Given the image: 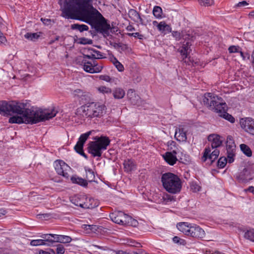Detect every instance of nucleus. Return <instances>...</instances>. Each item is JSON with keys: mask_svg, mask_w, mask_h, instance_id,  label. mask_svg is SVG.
<instances>
[{"mask_svg": "<svg viewBox=\"0 0 254 254\" xmlns=\"http://www.w3.org/2000/svg\"><path fill=\"white\" fill-rule=\"evenodd\" d=\"M82 63L84 70L90 73L100 72L103 67L102 65H99L96 60H94L92 61H89L87 59H83Z\"/></svg>", "mask_w": 254, "mask_h": 254, "instance_id": "nucleus-7", "label": "nucleus"}, {"mask_svg": "<svg viewBox=\"0 0 254 254\" xmlns=\"http://www.w3.org/2000/svg\"><path fill=\"white\" fill-rule=\"evenodd\" d=\"M100 79L107 82H109L111 80V78L109 76L106 75H102L100 76Z\"/></svg>", "mask_w": 254, "mask_h": 254, "instance_id": "nucleus-53", "label": "nucleus"}, {"mask_svg": "<svg viewBox=\"0 0 254 254\" xmlns=\"http://www.w3.org/2000/svg\"><path fill=\"white\" fill-rule=\"evenodd\" d=\"M249 173L248 169L244 168L237 175L236 179L240 183H245L248 182L250 179L249 178Z\"/></svg>", "mask_w": 254, "mask_h": 254, "instance_id": "nucleus-22", "label": "nucleus"}, {"mask_svg": "<svg viewBox=\"0 0 254 254\" xmlns=\"http://www.w3.org/2000/svg\"><path fill=\"white\" fill-rule=\"evenodd\" d=\"M227 155L229 163H232L234 161L236 155V145L233 137L228 136L226 141Z\"/></svg>", "mask_w": 254, "mask_h": 254, "instance_id": "nucleus-10", "label": "nucleus"}, {"mask_svg": "<svg viewBox=\"0 0 254 254\" xmlns=\"http://www.w3.org/2000/svg\"><path fill=\"white\" fill-rule=\"evenodd\" d=\"M176 143L173 140H170L168 142V146L170 147V149H172L173 147H176Z\"/></svg>", "mask_w": 254, "mask_h": 254, "instance_id": "nucleus-54", "label": "nucleus"}, {"mask_svg": "<svg viewBox=\"0 0 254 254\" xmlns=\"http://www.w3.org/2000/svg\"><path fill=\"white\" fill-rule=\"evenodd\" d=\"M140 246V244L135 241L132 239H130L128 238V247H135L137 248H139Z\"/></svg>", "mask_w": 254, "mask_h": 254, "instance_id": "nucleus-43", "label": "nucleus"}, {"mask_svg": "<svg viewBox=\"0 0 254 254\" xmlns=\"http://www.w3.org/2000/svg\"><path fill=\"white\" fill-rule=\"evenodd\" d=\"M130 77L135 83L139 82L141 80L137 65L135 63L131 64L130 66Z\"/></svg>", "mask_w": 254, "mask_h": 254, "instance_id": "nucleus-16", "label": "nucleus"}, {"mask_svg": "<svg viewBox=\"0 0 254 254\" xmlns=\"http://www.w3.org/2000/svg\"><path fill=\"white\" fill-rule=\"evenodd\" d=\"M190 229V233H189L188 236L197 239L204 238L205 236V231L199 226L192 224Z\"/></svg>", "mask_w": 254, "mask_h": 254, "instance_id": "nucleus-15", "label": "nucleus"}, {"mask_svg": "<svg viewBox=\"0 0 254 254\" xmlns=\"http://www.w3.org/2000/svg\"><path fill=\"white\" fill-rule=\"evenodd\" d=\"M72 30H77L80 32L88 30V26L85 24H73L70 26Z\"/></svg>", "mask_w": 254, "mask_h": 254, "instance_id": "nucleus-31", "label": "nucleus"}, {"mask_svg": "<svg viewBox=\"0 0 254 254\" xmlns=\"http://www.w3.org/2000/svg\"><path fill=\"white\" fill-rule=\"evenodd\" d=\"M128 171L133 170L135 168V165L133 162L129 160H128Z\"/></svg>", "mask_w": 254, "mask_h": 254, "instance_id": "nucleus-51", "label": "nucleus"}, {"mask_svg": "<svg viewBox=\"0 0 254 254\" xmlns=\"http://www.w3.org/2000/svg\"><path fill=\"white\" fill-rule=\"evenodd\" d=\"M241 48L239 46H231L228 48L230 53H239L240 52Z\"/></svg>", "mask_w": 254, "mask_h": 254, "instance_id": "nucleus-41", "label": "nucleus"}, {"mask_svg": "<svg viewBox=\"0 0 254 254\" xmlns=\"http://www.w3.org/2000/svg\"><path fill=\"white\" fill-rule=\"evenodd\" d=\"M42 33L37 32V33H27L24 35V37L29 40L32 41H37L42 35Z\"/></svg>", "mask_w": 254, "mask_h": 254, "instance_id": "nucleus-28", "label": "nucleus"}, {"mask_svg": "<svg viewBox=\"0 0 254 254\" xmlns=\"http://www.w3.org/2000/svg\"><path fill=\"white\" fill-rule=\"evenodd\" d=\"M208 140L211 142V146L213 149H217L221 146L222 143L220 136L215 134L209 135L208 137Z\"/></svg>", "mask_w": 254, "mask_h": 254, "instance_id": "nucleus-17", "label": "nucleus"}, {"mask_svg": "<svg viewBox=\"0 0 254 254\" xmlns=\"http://www.w3.org/2000/svg\"><path fill=\"white\" fill-rule=\"evenodd\" d=\"M56 243H68L71 241V238L69 236L65 235H56Z\"/></svg>", "mask_w": 254, "mask_h": 254, "instance_id": "nucleus-29", "label": "nucleus"}, {"mask_svg": "<svg viewBox=\"0 0 254 254\" xmlns=\"http://www.w3.org/2000/svg\"><path fill=\"white\" fill-rule=\"evenodd\" d=\"M203 102L209 109L218 113L220 117L231 123L235 122V118L227 112V105L221 97L212 93H206L204 94Z\"/></svg>", "mask_w": 254, "mask_h": 254, "instance_id": "nucleus-2", "label": "nucleus"}, {"mask_svg": "<svg viewBox=\"0 0 254 254\" xmlns=\"http://www.w3.org/2000/svg\"><path fill=\"white\" fill-rule=\"evenodd\" d=\"M73 94L75 97L81 98L82 97L87 96L88 93L80 89H76L73 91Z\"/></svg>", "mask_w": 254, "mask_h": 254, "instance_id": "nucleus-36", "label": "nucleus"}, {"mask_svg": "<svg viewBox=\"0 0 254 254\" xmlns=\"http://www.w3.org/2000/svg\"><path fill=\"white\" fill-rule=\"evenodd\" d=\"M128 36H132V37L137 38L140 40L142 39L143 38V35L140 34L139 32H135V33H128Z\"/></svg>", "mask_w": 254, "mask_h": 254, "instance_id": "nucleus-48", "label": "nucleus"}, {"mask_svg": "<svg viewBox=\"0 0 254 254\" xmlns=\"http://www.w3.org/2000/svg\"><path fill=\"white\" fill-rule=\"evenodd\" d=\"M191 189L194 192H197L200 190L201 187L196 183H192L190 186Z\"/></svg>", "mask_w": 254, "mask_h": 254, "instance_id": "nucleus-50", "label": "nucleus"}, {"mask_svg": "<svg viewBox=\"0 0 254 254\" xmlns=\"http://www.w3.org/2000/svg\"><path fill=\"white\" fill-rule=\"evenodd\" d=\"M166 24V23L165 22L161 21L158 24H157V27L158 30L162 32H164L165 25Z\"/></svg>", "mask_w": 254, "mask_h": 254, "instance_id": "nucleus-49", "label": "nucleus"}, {"mask_svg": "<svg viewBox=\"0 0 254 254\" xmlns=\"http://www.w3.org/2000/svg\"><path fill=\"white\" fill-rule=\"evenodd\" d=\"M88 59L89 60H91L90 55H84V59Z\"/></svg>", "mask_w": 254, "mask_h": 254, "instance_id": "nucleus-63", "label": "nucleus"}, {"mask_svg": "<svg viewBox=\"0 0 254 254\" xmlns=\"http://www.w3.org/2000/svg\"><path fill=\"white\" fill-rule=\"evenodd\" d=\"M30 245L33 246H38L45 245V243H44L43 239H42L32 240L30 242Z\"/></svg>", "mask_w": 254, "mask_h": 254, "instance_id": "nucleus-39", "label": "nucleus"}, {"mask_svg": "<svg viewBox=\"0 0 254 254\" xmlns=\"http://www.w3.org/2000/svg\"><path fill=\"white\" fill-rule=\"evenodd\" d=\"M113 64L119 71H123L124 70L123 65L116 59H115L114 61H113Z\"/></svg>", "mask_w": 254, "mask_h": 254, "instance_id": "nucleus-40", "label": "nucleus"}, {"mask_svg": "<svg viewBox=\"0 0 254 254\" xmlns=\"http://www.w3.org/2000/svg\"><path fill=\"white\" fill-rule=\"evenodd\" d=\"M123 213H119L118 214L116 213H112L110 215L111 220L115 223L121 225H124L126 224V220H124L122 218Z\"/></svg>", "mask_w": 254, "mask_h": 254, "instance_id": "nucleus-25", "label": "nucleus"}, {"mask_svg": "<svg viewBox=\"0 0 254 254\" xmlns=\"http://www.w3.org/2000/svg\"><path fill=\"white\" fill-rule=\"evenodd\" d=\"M138 225V222L137 220L128 215V227L130 226L133 228H136Z\"/></svg>", "mask_w": 254, "mask_h": 254, "instance_id": "nucleus-38", "label": "nucleus"}, {"mask_svg": "<svg viewBox=\"0 0 254 254\" xmlns=\"http://www.w3.org/2000/svg\"><path fill=\"white\" fill-rule=\"evenodd\" d=\"M6 213V211L4 208H0V217L4 215Z\"/></svg>", "mask_w": 254, "mask_h": 254, "instance_id": "nucleus-57", "label": "nucleus"}, {"mask_svg": "<svg viewBox=\"0 0 254 254\" xmlns=\"http://www.w3.org/2000/svg\"><path fill=\"white\" fill-rule=\"evenodd\" d=\"M17 102L11 101L7 102L2 101L0 102V113L3 115H11L14 114Z\"/></svg>", "mask_w": 254, "mask_h": 254, "instance_id": "nucleus-9", "label": "nucleus"}, {"mask_svg": "<svg viewBox=\"0 0 254 254\" xmlns=\"http://www.w3.org/2000/svg\"><path fill=\"white\" fill-rule=\"evenodd\" d=\"M89 143L88 152L94 157H101L102 151L107 149V146L110 144V140L105 136H96Z\"/></svg>", "mask_w": 254, "mask_h": 254, "instance_id": "nucleus-6", "label": "nucleus"}, {"mask_svg": "<svg viewBox=\"0 0 254 254\" xmlns=\"http://www.w3.org/2000/svg\"><path fill=\"white\" fill-rule=\"evenodd\" d=\"M82 205L83 208L92 209L98 206V202L93 198L85 196L84 202Z\"/></svg>", "mask_w": 254, "mask_h": 254, "instance_id": "nucleus-21", "label": "nucleus"}, {"mask_svg": "<svg viewBox=\"0 0 254 254\" xmlns=\"http://www.w3.org/2000/svg\"><path fill=\"white\" fill-rule=\"evenodd\" d=\"M137 107L143 106L145 102L142 100L139 96L133 89L128 90V105Z\"/></svg>", "mask_w": 254, "mask_h": 254, "instance_id": "nucleus-13", "label": "nucleus"}, {"mask_svg": "<svg viewBox=\"0 0 254 254\" xmlns=\"http://www.w3.org/2000/svg\"><path fill=\"white\" fill-rule=\"evenodd\" d=\"M192 223L188 222H180L177 224V227L178 229L183 233L186 235H189L190 233V229Z\"/></svg>", "mask_w": 254, "mask_h": 254, "instance_id": "nucleus-23", "label": "nucleus"}, {"mask_svg": "<svg viewBox=\"0 0 254 254\" xmlns=\"http://www.w3.org/2000/svg\"><path fill=\"white\" fill-rule=\"evenodd\" d=\"M161 182L163 188L169 193L176 194L182 189V184L180 178L172 173H166L161 177Z\"/></svg>", "mask_w": 254, "mask_h": 254, "instance_id": "nucleus-4", "label": "nucleus"}, {"mask_svg": "<svg viewBox=\"0 0 254 254\" xmlns=\"http://www.w3.org/2000/svg\"><path fill=\"white\" fill-rule=\"evenodd\" d=\"M246 190L252 192L254 194V187L253 186L249 187Z\"/></svg>", "mask_w": 254, "mask_h": 254, "instance_id": "nucleus-56", "label": "nucleus"}, {"mask_svg": "<svg viewBox=\"0 0 254 254\" xmlns=\"http://www.w3.org/2000/svg\"><path fill=\"white\" fill-rule=\"evenodd\" d=\"M114 252L116 254H127L126 252L122 250L115 251Z\"/></svg>", "mask_w": 254, "mask_h": 254, "instance_id": "nucleus-58", "label": "nucleus"}, {"mask_svg": "<svg viewBox=\"0 0 254 254\" xmlns=\"http://www.w3.org/2000/svg\"><path fill=\"white\" fill-rule=\"evenodd\" d=\"M213 254H225L222 253H221L220 252H219V251H216L214 253H213Z\"/></svg>", "mask_w": 254, "mask_h": 254, "instance_id": "nucleus-64", "label": "nucleus"}, {"mask_svg": "<svg viewBox=\"0 0 254 254\" xmlns=\"http://www.w3.org/2000/svg\"><path fill=\"white\" fill-rule=\"evenodd\" d=\"M198 1L201 5L205 6L211 5L213 2L212 0H198Z\"/></svg>", "mask_w": 254, "mask_h": 254, "instance_id": "nucleus-46", "label": "nucleus"}, {"mask_svg": "<svg viewBox=\"0 0 254 254\" xmlns=\"http://www.w3.org/2000/svg\"><path fill=\"white\" fill-rule=\"evenodd\" d=\"M26 104L17 102L14 114L20 116H13L9 119L10 124H35L40 122L49 120L55 117L58 113L54 109L50 112L42 111L31 110L26 108Z\"/></svg>", "mask_w": 254, "mask_h": 254, "instance_id": "nucleus-1", "label": "nucleus"}, {"mask_svg": "<svg viewBox=\"0 0 254 254\" xmlns=\"http://www.w3.org/2000/svg\"><path fill=\"white\" fill-rule=\"evenodd\" d=\"M134 30H135V29L132 25H128V31H133Z\"/></svg>", "mask_w": 254, "mask_h": 254, "instance_id": "nucleus-59", "label": "nucleus"}, {"mask_svg": "<svg viewBox=\"0 0 254 254\" xmlns=\"http://www.w3.org/2000/svg\"><path fill=\"white\" fill-rule=\"evenodd\" d=\"M211 150L209 147L205 148L203 156L201 158V160L203 162H205L208 159L212 163L217 158L219 154V150L215 149L211 153Z\"/></svg>", "mask_w": 254, "mask_h": 254, "instance_id": "nucleus-14", "label": "nucleus"}, {"mask_svg": "<svg viewBox=\"0 0 254 254\" xmlns=\"http://www.w3.org/2000/svg\"><path fill=\"white\" fill-rule=\"evenodd\" d=\"M79 43L82 45H90L92 44V40L83 37L79 39Z\"/></svg>", "mask_w": 254, "mask_h": 254, "instance_id": "nucleus-42", "label": "nucleus"}, {"mask_svg": "<svg viewBox=\"0 0 254 254\" xmlns=\"http://www.w3.org/2000/svg\"><path fill=\"white\" fill-rule=\"evenodd\" d=\"M106 106L98 102L87 103L77 108L76 114L82 116L89 120L98 121L106 113Z\"/></svg>", "mask_w": 254, "mask_h": 254, "instance_id": "nucleus-3", "label": "nucleus"}, {"mask_svg": "<svg viewBox=\"0 0 254 254\" xmlns=\"http://www.w3.org/2000/svg\"><path fill=\"white\" fill-rule=\"evenodd\" d=\"M55 169L57 173L65 178L69 177L68 172L70 171V167L62 160H57L54 163Z\"/></svg>", "mask_w": 254, "mask_h": 254, "instance_id": "nucleus-11", "label": "nucleus"}, {"mask_svg": "<svg viewBox=\"0 0 254 254\" xmlns=\"http://www.w3.org/2000/svg\"><path fill=\"white\" fill-rule=\"evenodd\" d=\"M172 34L173 36L177 40H179L181 38L184 40V42L182 43V47L179 48L178 51L183 57V61L184 62L187 63L186 59L191 51L190 49L191 42L195 39V36L192 33L191 34L182 33L181 34L178 31H173Z\"/></svg>", "mask_w": 254, "mask_h": 254, "instance_id": "nucleus-5", "label": "nucleus"}, {"mask_svg": "<svg viewBox=\"0 0 254 254\" xmlns=\"http://www.w3.org/2000/svg\"><path fill=\"white\" fill-rule=\"evenodd\" d=\"M86 172V178L89 182H92L94 181L95 178V174L94 171L90 168H85Z\"/></svg>", "mask_w": 254, "mask_h": 254, "instance_id": "nucleus-32", "label": "nucleus"}, {"mask_svg": "<svg viewBox=\"0 0 254 254\" xmlns=\"http://www.w3.org/2000/svg\"><path fill=\"white\" fill-rule=\"evenodd\" d=\"M240 148L241 151L248 157H251L252 155V152L250 148L247 145L245 144H241L240 145Z\"/></svg>", "mask_w": 254, "mask_h": 254, "instance_id": "nucleus-34", "label": "nucleus"}, {"mask_svg": "<svg viewBox=\"0 0 254 254\" xmlns=\"http://www.w3.org/2000/svg\"><path fill=\"white\" fill-rule=\"evenodd\" d=\"M167 199L170 201H174L175 200V197L173 196L168 195Z\"/></svg>", "mask_w": 254, "mask_h": 254, "instance_id": "nucleus-60", "label": "nucleus"}, {"mask_svg": "<svg viewBox=\"0 0 254 254\" xmlns=\"http://www.w3.org/2000/svg\"><path fill=\"white\" fill-rule=\"evenodd\" d=\"M173 241L176 244H178L181 245H185L186 242L185 240L182 239L177 236H175L173 238Z\"/></svg>", "mask_w": 254, "mask_h": 254, "instance_id": "nucleus-44", "label": "nucleus"}, {"mask_svg": "<svg viewBox=\"0 0 254 254\" xmlns=\"http://www.w3.org/2000/svg\"><path fill=\"white\" fill-rule=\"evenodd\" d=\"M175 137L181 142H186L187 140L186 131L182 127L177 128L175 130Z\"/></svg>", "mask_w": 254, "mask_h": 254, "instance_id": "nucleus-20", "label": "nucleus"}, {"mask_svg": "<svg viewBox=\"0 0 254 254\" xmlns=\"http://www.w3.org/2000/svg\"><path fill=\"white\" fill-rule=\"evenodd\" d=\"M98 91L102 93H109L111 92V89L106 86H101L98 88Z\"/></svg>", "mask_w": 254, "mask_h": 254, "instance_id": "nucleus-45", "label": "nucleus"}, {"mask_svg": "<svg viewBox=\"0 0 254 254\" xmlns=\"http://www.w3.org/2000/svg\"><path fill=\"white\" fill-rule=\"evenodd\" d=\"M153 14L156 18H161L162 17V9L159 6H155L153 9Z\"/></svg>", "mask_w": 254, "mask_h": 254, "instance_id": "nucleus-35", "label": "nucleus"}, {"mask_svg": "<svg viewBox=\"0 0 254 254\" xmlns=\"http://www.w3.org/2000/svg\"><path fill=\"white\" fill-rule=\"evenodd\" d=\"M172 28L171 26L167 24L165 25V28H164V33H170L171 32Z\"/></svg>", "mask_w": 254, "mask_h": 254, "instance_id": "nucleus-55", "label": "nucleus"}, {"mask_svg": "<svg viewBox=\"0 0 254 254\" xmlns=\"http://www.w3.org/2000/svg\"><path fill=\"white\" fill-rule=\"evenodd\" d=\"M91 56V60L90 61H92L93 60H96L97 58L95 57V55L94 54L90 55Z\"/></svg>", "mask_w": 254, "mask_h": 254, "instance_id": "nucleus-61", "label": "nucleus"}, {"mask_svg": "<svg viewBox=\"0 0 254 254\" xmlns=\"http://www.w3.org/2000/svg\"><path fill=\"white\" fill-rule=\"evenodd\" d=\"M248 5V3H247V2L246 1L244 0V1H240L239 3H238L236 5V6L237 7H242L246 6Z\"/></svg>", "mask_w": 254, "mask_h": 254, "instance_id": "nucleus-52", "label": "nucleus"}, {"mask_svg": "<svg viewBox=\"0 0 254 254\" xmlns=\"http://www.w3.org/2000/svg\"><path fill=\"white\" fill-rule=\"evenodd\" d=\"M85 196L84 195H76L72 197L70 200L75 205L83 208V205L82 204H83L84 202Z\"/></svg>", "mask_w": 254, "mask_h": 254, "instance_id": "nucleus-26", "label": "nucleus"}, {"mask_svg": "<svg viewBox=\"0 0 254 254\" xmlns=\"http://www.w3.org/2000/svg\"><path fill=\"white\" fill-rule=\"evenodd\" d=\"M72 183L79 185L82 187H86L88 185L87 181L76 175L73 176L70 178Z\"/></svg>", "mask_w": 254, "mask_h": 254, "instance_id": "nucleus-27", "label": "nucleus"}, {"mask_svg": "<svg viewBox=\"0 0 254 254\" xmlns=\"http://www.w3.org/2000/svg\"><path fill=\"white\" fill-rule=\"evenodd\" d=\"M56 234H44L40 236L43 239L45 245L50 246L54 243H56Z\"/></svg>", "mask_w": 254, "mask_h": 254, "instance_id": "nucleus-19", "label": "nucleus"}, {"mask_svg": "<svg viewBox=\"0 0 254 254\" xmlns=\"http://www.w3.org/2000/svg\"><path fill=\"white\" fill-rule=\"evenodd\" d=\"M94 130H90L86 132L85 133L81 134L79 138H78V141L77 142L76 145L74 147L75 151L77 153L81 155L86 159L88 158V157L83 151V145L86 141L87 140L89 136L91 134L92 132Z\"/></svg>", "mask_w": 254, "mask_h": 254, "instance_id": "nucleus-8", "label": "nucleus"}, {"mask_svg": "<svg viewBox=\"0 0 254 254\" xmlns=\"http://www.w3.org/2000/svg\"><path fill=\"white\" fill-rule=\"evenodd\" d=\"M240 55L241 57L243 58V60H245L246 59V56L245 54L240 50V52H239Z\"/></svg>", "mask_w": 254, "mask_h": 254, "instance_id": "nucleus-62", "label": "nucleus"}, {"mask_svg": "<svg viewBox=\"0 0 254 254\" xmlns=\"http://www.w3.org/2000/svg\"><path fill=\"white\" fill-rule=\"evenodd\" d=\"M65 249L64 246L62 245H58L56 249V254H64Z\"/></svg>", "mask_w": 254, "mask_h": 254, "instance_id": "nucleus-47", "label": "nucleus"}, {"mask_svg": "<svg viewBox=\"0 0 254 254\" xmlns=\"http://www.w3.org/2000/svg\"><path fill=\"white\" fill-rule=\"evenodd\" d=\"M128 16L137 24H143V20L136 10L130 9L128 11Z\"/></svg>", "mask_w": 254, "mask_h": 254, "instance_id": "nucleus-18", "label": "nucleus"}, {"mask_svg": "<svg viewBox=\"0 0 254 254\" xmlns=\"http://www.w3.org/2000/svg\"><path fill=\"white\" fill-rule=\"evenodd\" d=\"M244 237L246 239L254 243V228H251L245 231Z\"/></svg>", "mask_w": 254, "mask_h": 254, "instance_id": "nucleus-30", "label": "nucleus"}, {"mask_svg": "<svg viewBox=\"0 0 254 254\" xmlns=\"http://www.w3.org/2000/svg\"><path fill=\"white\" fill-rule=\"evenodd\" d=\"M240 124L246 132L254 136V119L250 117L242 118Z\"/></svg>", "mask_w": 254, "mask_h": 254, "instance_id": "nucleus-12", "label": "nucleus"}, {"mask_svg": "<svg viewBox=\"0 0 254 254\" xmlns=\"http://www.w3.org/2000/svg\"><path fill=\"white\" fill-rule=\"evenodd\" d=\"M227 162H228L227 157H220L217 162L218 167L219 168H223L226 166Z\"/></svg>", "mask_w": 254, "mask_h": 254, "instance_id": "nucleus-37", "label": "nucleus"}, {"mask_svg": "<svg viewBox=\"0 0 254 254\" xmlns=\"http://www.w3.org/2000/svg\"><path fill=\"white\" fill-rule=\"evenodd\" d=\"M115 99H122L125 95V91L121 88H116L113 93Z\"/></svg>", "mask_w": 254, "mask_h": 254, "instance_id": "nucleus-33", "label": "nucleus"}, {"mask_svg": "<svg viewBox=\"0 0 254 254\" xmlns=\"http://www.w3.org/2000/svg\"><path fill=\"white\" fill-rule=\"evenodd\" d=\"M163 157L165 161L170 165H174L178 161L177 156L173 155V153L166 152L163 155Z\"/></svg>", "mask_w": 254, "mask_h": 254, "instance_id": "nucleus-24", "label": "nucleus"}]
</instances>
